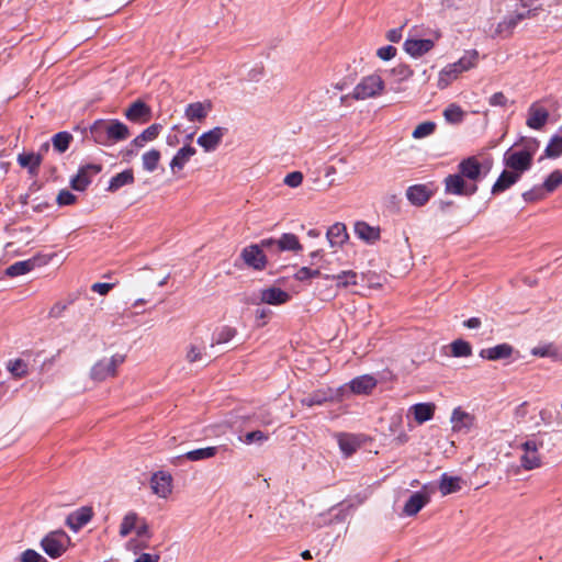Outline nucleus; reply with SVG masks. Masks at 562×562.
Listing matches in <instances>:
<instances>
[{
  "mask_svg": "<svg viewBox=\"0 0 562 562\" xmlns=\"http://www.w3.org/2000/svg\"><path fill=\"white\" fill-rule=\"evenodd\" d=\"M524 454L521 456V464L527 470H532L540 465L538 456V446L535 440H527L522 443Z\"/></svg>",
  "mask_w": 562,
  "mask_h": 562,
  "instance_id": "aec40b11",
  "label": "nucleus"
},
{
  "mask_svg": "<svg viewBox=\"0 0 562 562\" xmlns=\"http://www.w3.org/2000/svg\"><path fill=\"white\" fill-rule=\"evenodd\" d=\"M290 294L277 286L261 289L246 297L245 302L251 305L269 304L281 305L290 300Z\"/></svg>",
  "mask_w": 562,
  "mask_h": 562,
  "instance_id": "20e7f679",
  "label": "nucleus"
},
{
  "mask_svg": "<svg viewBox=\"0 0 562 562\" xmlns=\"http://www.w3.org/2000/svg\"><path fill=\"white\" fill-rule=\"evenodd\" d=\"M76 196L68 190H61L57 195V203L59 205H71L75 203Z\"/></svg>",
  "mask_w": 562,
  "mask_h": 562,
  "instance_id": "680f3d73",
  "label": "nucleus"
},
{
  "mask_svg": "<svg viewBox=\"0 0 562 562\" xmlns=\"http://www.w3.org/2000/svg\"><path fill=\"white\" fill-rule=\"evenodd\" d=\"M323 278L336 281V286L338 288H348L358 284V273L352 270H344L337 274H325Z\"/></svg>",
  "mask_w": 562,
  "mask_h": 562,
  "instance_id": "cd10ccee",
  "label": "nucleus"
},
{
  "mask_svg": "<svg viewBox=\"0 0 562 562\" xmlns=\"http://www.w3.org/2000/svg\"><path fill=\"white\" fill-rule=\"evenodd\" d=\"M507 103V98L503 92H496L490 98V104L492 106H505Z\"/></svg>",
  "mask_w": 562,
  "mask_h": 562,
  "instance_id": "774afa93",
  "label": "nucleus"
},
{
  "mask_svg": "<svg viewBox=\"0 0 562 562\" xmlns=\"http://www.w3.org/2000/svg\"><path fill=\"white\" fill-rule=\"evenodd\" d=\"M125 361V356L114 355L111 358H103L91 368L90 376L94 381H104L116 374V368Z\"/></svg>",
  "mask_w": 562,
  "mask_h": 562,
  "instance_id": "423d86ee",
  "label": "nucleus"
},
{
  "mask_svg": "<svg viewBox=\"0 0 562 562\" xmlns=\"http://www.w3.org/2000/svg\"><path fill=\"white\" fill-rule=\"evenodd\" d=\"M460 74H461V71L458 69L457 66H454L453 63L447 65L439 72V78H438V83H437L438 88L439 89L447 88L453 80H456L459 77Z\"/></svg>",
  "mask_w": 562,
  "mask_h": 562,
  "instance_id": "c9c22d12",
  "label": "nucleus"
},
{
  "mask_svg": "<svg viewBox=\"0 0 562 562\" xmlns=\"http://www.w3.org/2000/svg\"><path fill=\"white\" fill-rule=\"evenodd\" d=\"M337 441L341 452L346 457H350L360 447V440L358 439V437L350 434L337 435Z\"/></svg>",
  "mask_w": 562,
  "mask_h": 562,
  "instance_id": "7c9ffc66",
  "label": "nucleus"
},
{
  "mask_svg": "<svg viewBox=\"0 0 562 562\" xmlns=\"http://www.w3.org/2000/svg\"><path fill=\"white\" fill-rule=\"evenodd\" d=\"M430 502L429 494H411L404 501L403 506L396 508L400 516L411 517L416 515L424 506Z\"/></svg>",
  "mask_w": 562,
  "mask_h": 562,
  "instance_id": "ddd939ff",
  "label": "nucleus"
},
{
  "mask_svg": "<svg viewBox=\"0 0 562 562\" xmlns=\"http://www.w3.org/2000/svg\"><path fill=\"white\" fill-rule=\"evenodd\" d=\"M474 416L462 411L460 407L453 409L450 422L454 432L467 435L474 426Z\"/></svg>",
  "mask_w": 562,
  "mask_h": 562,
  "instance_id": "2eb2a0df",
  "label": "nucleus"
},
{
  "mask_svg": "<svg viewBox=\"0 0 562 562\" xmlns=\"http://www.w3.org/2000/svg\"><path fill=\"white\" fill-rule=\"evenodd\" d=\"M549 120V111L540 106L538 102L532 103L528 109L526 124L532 130H541Z\"/></svg>",
  "mask_w": 562,
  "mask_h": 562,
  "instance_id": "a211bd4d",
  "label": "nucleus"
},
{
  "mask_svg": "<svg viewBox=\"0 0 562 562\" xmlns=\"http://www.w3.org/2000/svg\"><path fill=\"white\" fill-rule=\"evenodd\" d=\"M237 334V330L231 326H222L217 328L213 334L212 346L226 344L232 340Z\"/></svg>",
  "mask_w": 562,
  "mask_h": 562,
  "instance_id": "a19ab883",
  "label": "nucleus"
},
{
  "mask_svg": "<svg viewBox=\"0 0 562 562\" xmlns=\"http://www.w3.org/2000/svg\"><path fill=\"white\" fill-rule=\"evenodd\" d=\"M327 240L331 248L341 247L349 238L345 224L337 222L326 233Z\"/></svg>",
  "mask_w": 562,
  "mask_h": 562,
  "instance_id": "412c9836",
  "label": "nucleus"
},
{
  "mask_svg": "<svg viewBox=\"0 0 562 562\" xmlns=\"http://www.w3.org/2000/svg\"><path fill=\"white\" fill-rule=\"evenodd\" d=\"M102 170L99 164H87L80 167L77 176L71 180V188L77 191H83L91 183L92 177Z\"/></svg>",
  "mask_w": 562,
  "mask_h": 562,
  "instance_id": "9b49d317",
  "label": "nucleus"
},
{
  "mask_svg": "<svg viewBox=\"0 0 562 562\" xmlns=\"http://www.w3.org/2000/svg\"><path fill=\"white\" fill-rule=\"evenodd\" d=\"M92 517V510L90 507H81L67 517V525L75 531L87 525Z\"/></svg>",
  "mask_w": 562,
  "mask_h": 562,
  "instance_id": "a878e982",
  "label": "nucleus"
},
{
  "mask_svg": "<svg viewBox=\"0 0 562 562\" xmlns=\"http://www.w3.org/2000/svg\"><path fill=\"white\" fill-rule=\"evenodd\" d=\"M392 74L400 80L404 81L407 80L413 76V70L409 68V66L401 64L397 65L392 69Z\"/></svg>",
  "mask_w": 562,
  "mask_h": 562,
  "instance_id": "4d7b16f0",
  "label": "nucleus"
},
{
  "mask_svg": "<svg viewBox=\"0 0 562 562\" xmlns=\"http://www.w3.org/2000/svg\"><path fill=\"white\" fill-rule=\"evenodd\" d=\"M226 133H227V128L216 126V127L201 134L198 137L196 143L205 151H207V153L214 151L221 144V142Z\"/></svg>",
  "mask_w": 562,
  "mask_h": 562,
  "instance_id": "f8f14e48",
  "label": "nucleus"
},
{
  "mask_svg": "<svg viewBox=\"0 0 562 562\" xmlns=\"http://www.w3.org/2000/svg\"><path fill=\"white\" fill-rule=\"evenodd\" d=\"M349 386L355 394H369L376 386V379L369 374L360 375L352 379Z\"/></svg>",
  "mask_w": 562,
  "mask_h": 562,
  "instance_id": "393cba45",
  "label": "nucleus"
},
{
  "mask_svg": "<svg viewBox=\"0 0 562 562\" xmlns=\"http://www.w3.org/2000/svg\"><path fill=\"white\" fill-rule=\"evenodd\" d=\"M263 248L265 247L261 246V243L259 245H250L244 248L241 251V258L245 263L256 270L265 269L267 260L262 250Z\"/></svg>",
  "mask_w": 562,
  "mask_h": 562,
  "instance_id": "4468645a",
  "label": "nucleus"
},
{
  "mask_svg": "<svg viewBox=\"0 0 562 562\" xmlns=\"http://www.w3.org/2000/svg\"><path fill=\"white\" fill-rule=\"evenodd\" d=\"M18 162L23 168H29L30 172H35L42 162L41 154H20L18 156Z\"/></svg>",
  "mask_w": 562,
  "mask_h": 562,
  "instance_id": "58836bf2",
  "label": "nucleus"
},
{
  "mask_svg": "<svg viewBox=\"0 0 562 562\" xmlns=\"http://www.w3.org/2000/svg\"><path fill=\"white\" fill-rule=\"evenodd\" d=\"M195 153V148L190 145L181 147L170 161V169L172 173L181 171Z\"/></svg>",
  "mask_w": 562,
  "mask_h": 562,
  "instance_id": "5701e85b",
  "label": "nucleus"
},
{
  "mask_svg": "<svg viewBox=\"0 0 562 562\" xmlns=\"http://www.w3.org/2000/svg\"><path fill=\"white\" fill-rule=\"evenodd\" d=\"M8 369L14 376H18V378L24 376L27 372V366L21 359L10 361L8 364Z\"/></svg>",
  "mask_w": 562,
  "mask_h": 562,
  "instance_id": "6e6d98bb",
  "label": "nucleus"
},
{
  "mask_svg": "<svg viewBox=\"0 0 562 562\" xmlns=\"http://www.w3.org/2000/svg\"><path fill=\"white\" fill-rule=\"evenodd\" d=\"M90 133L95 143L104 146L125 140L130 136L127 125L119 120H97Z\"/></svg>",
  "mask_w": 562,
  "mask_h": 562,
  "instance_id": "f03ea898",
  "label": "nucleus"
},
{
  "mask_svg": "<svg viewBox=\"0 0 562 562\" xmlns=\"http://www.w3.org/2000/svg\"><path fill=\"white\" fill-rule=\"evenodd\" d=\"M149 114L150 109L140 100L133 102L125 111V116L131 122H145Z\"/></svg>",
  "mask_w": 562,
  "mask_h": 562,
  "instance_id": "b1692460",
  "label": "nucleus"
},
{
  "mask_svg": "<svg viewBox=\"0 0 562 562\" xmlns=\"http://www.w3.org/2000/svg\"><path fill=\"white\" fill-rule=\"evenodd\" d=\"M205 347L201 345L190 344L188 346L186 359L188 362L193 363L200 361L204 353Z\"/></svg>",
  "mask_w": 562,
  "mask_h": 562,
  "instance_id": "603ef678",
  "label": "nucleus"
},
{
  "mask_svg": "<svg viewBox=\"0 0 562 562\" xmlns=\"http://www.w3.org/2000/svg\"><path fill=\"white\" fill-rule=\"evenodd\" d=\"M376 55L382 60H390L396 55V48L392 45L383 46L378 49Z\"/></svg>",
  "mask_w": 562,
  "mask_h": 562,
  "instance_id": "e2e57ef3",
  "label": "nucleus"
},
{
  "mask_svg": "<svg viewBox=\"0 0 562 562\" xmlns=\"http://www.w3.org/2000/svg\"><path fill=\"white\" fill-rule=\"evenodd\" d=\"M268 439V436L261 430H255L247 432L244 438V442L250 445L252 442H262Z\"/></svg>",
  "mask_w": 562,
  "mask_h": 562,
  "instance_id": "052dcab7",
  "label": "nucleus"
},
{
  "mask_svg": "<svg viewBox=\"0 0 562 562\" xmlns=\"http://www.w3.org/2000/svg\"><path fill=\"white\" fill-rule=\"evenodd\" d=\"M329 400V396L324 391H315L312 394H308L307 396H304L301 400V404L307 407H312L314 405H323Z\"/></svg>",
  "mask_w": 562,
  "mask_h": 562,
  "instance_id": "de8ad7c7",
  "label": "nucleus"
},
{
  "mask_svg": "<svg viewBox=\"0 0 562 562\" xmlns=\"http://www.w3.org/2000/svg\"><path fill=\"white\" fill-rule=\"evenodd\" d=\"M161 130V124H151L132 140L131 146L136 148L144 147L146 143L156 139Z\"/></svg>",
  "mask_w": 562,
  "mask_h": 562,
  "instance_id": "c756f323",
  "label": "nucleus"
},
{
  "mask_svg": "<svg viewBox=\"0 0 562 562\" xmlns=\"http://www.w3.org/2000/svg\"><path fill=\"white\" fill-rule=\"evenodd\" d=\"M159 160L160 151L157 149H150L142 157L143 168L148 172H153L157 169Z\"/></svg>",
  "mask_w": 562,
  "mask_h": 562,
  "instance_id": "37998d69",
  "label": "nucleus"
},
{
  "mask_svg": "<svg viewBox=\"0 0 562 562\" xmlns=\"http://www.w3.org/2000/svg\"><path fill=\"white\" fill-rule=\"evenodd\" d=\"M538 8L524 9L522 11H516L506 15L503 21L497 24L495 33L501 36H508L513 33L516 26L525 19L535 16Z\"/></svg>",
  "mask_w": 562,
  "mask_h": 562,
  "instance_id": "1a4fd4ad",
  "label": "nucleus"
},
{
  "mask_svg": "<svg viewBox=\"0 0 562 562\" xmlns=\"http://www.w3.org/2000/svg\"><path fill=\"white\" fill-rule=\"evenodd\" d=\"M34 267L31 260L18 261L7 268V274L10 277H18L30 272Z\"/></svg>",
  "mask_w": 562,
  "mask_h": 562,
  "instance_id": "49530a36",
  "label": "nucleus"
},
{
  "mask_svg": "<svg viewBox=\"0 0 562 562\" xmlns=\"http://www.w3.org/2000/svg\"><path fill=\"white\" fill-rule=\"evenodd\" d=\"M385 88V83L380 75L372 74L363 77L353 88L351 98L359 100H367L380 95Z\"/></svg>",
  "mask_w": 562,
  "mask_h": 562,
  "instance_id": "7ed1b4c3",
  "label": "nucleus"
},
{
  "mask_svg": "<svg viewBox=\"0 0 562 562\" xmlns=\"http://www.w3.org/2000/svg\"><path fill=\"white\" fill-rule=\"evenodd\" d=\"M514 348L509 344H499L480 351V357L487 360L507 359L513 355Z\"/></svg>",
  "mask_w": 562,
  "mask_h": 562,
  "instance_id": "4be33fe9",
  "label": "nucleus"
},
{
  "mask_svg": "<svg viewBox=\"0 0 562 562\" xmlns=\"http://www.w3.org/2000/svg\"><path fill=\"white\" fill-rule=\"evenodd\" d=\"M67 303L65 302H57L55 303L50 311H49V316L50 317H54V318H59L63 316L64 312L66 311L67 308Z\"/></svg>",
  "mask_w": 562,
  "mask_h": 562,
  "instance_id": "338daca9",
  "label": "nucleus"
},
{
  "mask_svg": "<svg viewBox=\"0 0 562 562\" xmlns=\"http://www.w3.org/2000/svg\"><path fill=\"white\" fill-rule=\"evenodd\" d=\"M261 246L265 249H276L278 251L283 250H301L302 246L299 238L294 234H283L279 239L267 238L261 240Z\"/></svg>",
  "mask_w": 562,
  "mask_h": 562,
  "instance_id": "9d476101",
  "label": "nucleus"
},
{
  "mask_svg": "<svg viewBox=\"0 0 562 562\" xmlns=\"http://www.w3.org/2000/svg\"><path fill=\"white\" fill-rule=\"evenodd\" d=\"M459 173L469 182L476 183L482 178V166L475 157L462 160L458 166Z\"/></svg>",
  "mask_w": 562,
  "mask_h": 562,
  "instance_id": "dca6fc26",
  "label": "nucleus"
},
{
  "mask_svg": "<svg viewBox=\"0 0 562 562\" xmlns=\"http://www.w3.org/2000/svg\"><path fill=\"white\" fill-rule=\"evenodd\" d=\"M451 355L456 358L470 357L472 355L471 345L463 339H456L450 344Z\"/></svg>",
  "mask_w": 562,
  "mask_h": 562,
  "instance_id": "c03bdc74",
  "label": "nucleus"
},
{
  "mask_svg": "<svg viewBox=\"0 0 562 562\" xmlns=\"http://www.w3.org/2000/svg\"><path fill=\"white\" fill-rule=\"evenodd\" d=\"M445 191L448 194L471 196L477 191L476 183L467 181L459 172L445 179Z\"/></svg>",
  "mask_w": 562,
  "mask_h": 562,
  "instance_id": "6e6552de",
  "label": "nucleus"
},
{
  "mask_svg": "<svg viewBox=\"0 0 562 562\" xmlns=\"http://www.w3.org/2000/svg\"><path fill=\"white\" fill-rule=\"evenodd\" d=\"M217 453V447L199 448L179 456L178 459H187L189 461H200L214 457Z\"/></svg>",
  "mask_w": 562,
  "mask_h": 562,
  "instance_id": "e433bc0d",
  "label": "nucleus"
},
{
  "mask_svg": "<svg viewBox=\"0 0 562 562\" xmlns=\"http://www.w3.org/2000/svg\"><path fill=\"white\" fill-rule=\"evenodd\" d=\"M303 178L304 177L301 171H292L285 176L283 182L290 188H297L302 184Z\"/></svg>",
  "mask_w": 562,
  "mask_h": 562,
  "instance_id": "13d9d810",
  "label": "nucleus"
},
{
  "mask_svg": "<svg viewBox=\"0 0 562 562\" xmlns=\"http://www.w3.org/2000/svg\"><path fill=\"white\" fill-rule=\"evenodd\" d=\"M72 139L74 137L69 132H59L52 137L53 148L57 153L63 154L69 148V145L72 142Z\"/></svg>",
  "mask_w": 562,
  "mask_h": 562,
  "instance_id": "4c0bfd02",
  "label": "nucleus"
},
{
  "mask_svg": "<svg viewBox=\"0 0 562 562\" xmlns=\"http://www.w3.org/2000/svg\"><path fill=\"white\" fill-rule=\"evenodd\" d=\"M172 476L165 471H159L151 476L150 485L153 492H171Z\"/></svg>",
  "mask_w": 562,
  "mask_h": 562,
  "instance_id": "473e14b6",
  "label": "nucleus"
},
{
  "mask_svg": "<svg viewBox=\"0 0 562 562\" xmlns=\"http://www.w3.org/2000/svg\"><path fill=\"white\" fill-rule=\"evenodd\" d=\"M139 521V517L136 513L130 512L127 513L120 526V535L121 537H126L130 535L135 528L137 527V524Z\"/></svg>",
  "mask_w": 562,
  "mask_h": 562,
  "instance_id": "79ce46f5",
  "label": "nucleus"
},
{
  "mask_svg": "<svg viewBox=\"0 0 562 562\" xmlns=\"http://www.w3.org/2000/svg\"><path fill=\"white\" fill-rule=\"evenodd\" d=\"M21 562H46V559L35 550L27 549L21 554Z\"/></svg>",
  "mask_w": 562,
  "mask_h": 562,
  "instance_id": "bf43d9fd",
  "label": "nucleus"
},
{
  "mask_svg": "<svg viewBox=\"0 0 562 562\" xmlns=\"http://www.w3.org/2000/svg\"><path fill=\"white\" fill-rule=\"evenodd\" d=\"M212 106L210 100L189 103L184 109V117L189 122H203L212 111Z\"/></svg>",
  "mask_w": 562,
  "mask_h": 562,
  "instance_id": "f3484780",
  "label": "nucleus"
},
{
  "mask_svg": "<svg viewBox=\"0 0 562 562\" xmlns=\"http://www.w3.org/2000/svg\"><path fill=\"white\" fill-rule=\"evenodd\" d=\"M113 283L97 282L91 285V290L100 295H106L113 289Z\"/></svg>",
  "mask_w": 562,
  "mask_h": 562,
  "instance_id": "0e129e2a",
  "label": "nucleus"
},
{
  "mask_svg": "<svg viewBox=\"0 0 562 562\" xmlns=\"http://www.w3.org/2000/svg\"><path fill=\"white\" fill-rule=\"evenodd\" d=\"M134 182V173L132 169H126L111 178L108 187V191L115 192L124 186L132 184Z\"/></svg>",
  "mask_w": 562,
  "mask_h": 562,
  "instance_id": "72a5a7b5",
  "label": "nucleus"
},
{
  "mask_svg": "<svg viewBox=\"0 0 562 562\" xmlns=\"http://www.w3.org/2000/svg\"><path fill=\"white\" fill-rule=\"evenodd\" d=\"M135 531H136V535L140 538L145 537L146 539H149L151 537L149 527L144 519L139 518V521L137 524V527L135 528Z\"/></svg>",
  "mask_w": 562,
  "mask_h": 562,
  "instance_id": "69168bd1",
  "label": "nucleus"
},
{
  "mask_svg": "<svg viewBox=\"0 0 562 562\" xmlns=\"http://www.w3.org/2000/svg\"><path fill=\"white\" fill-rule=\"evenodd\" d=\"M355 234L358 238L368 244H373L380 239V228L370 226L368 223L361 221L355 224Z\"/></svg>",
  "mask_w": 562,
  "mask_h": 562,
  "instance_id": "bb28decb",
  "label": "nucleus"
},
{
  "mask_svg": "<svg viewBox=\"0 0 562 562\" xmlns=\"http://www.w3.org/2000/svg\"><path fill=\"white\" fill-rule=\"evenodd\" d=\"M430 35L429 38H407L404 43L405 52L415 58L427 54L434 48L436 41L441 37V32L432 30Z\"/></svg>",
  "mask_w": 562,
  "mask_h": 562,
  "instance_id": "0eeeda50",
  "label": "nucleus"
},
{
  "mask_svg": "<svg viewBox=\"0 0 562 562\" xmlns=\"http://www.w3.org/2000/svg\"><path fill=\"white\" fill-rule=\"evenodd\" d=\"M562 184V171L561 170H554L552 171L548 178L542 183L544 190L547 193L553 192L558 187Z\"/></svg>",
  "mask_w": 562,
  "mask_h": 562,
  "instance_id": "8fccbe9b",
  "label": "nucleus"
},
{
  "mask_svg": "<svg viewBox=\"0 0 562 562\" xmlns=\"http://www.w3.org/2000/svg\"><path fill=\"white\" fill-rule=\"evenodd\" d=\"M479 59V53L475 49L467 50L464 55L454 64V66L458 67V69L461 71H468L471 68L475 67Z\"/></svg>",
  "mask_w": 562,
  "mask_h": 562,
  "instance_id": "ea45409f",
  "label": "nucleus"
},
{
  "mask_svg": "<svg viewBox=\"0 0 562 562\" xmlns=\"http://www.w3.org/2000/svg\"><path fill=\"white\" fill-rule=\"evenodd\" d=\"M434 191L427 184H414L407 188L406 198L415 206L425 205Z\"/></svg>",
  "mask_w": 562,
  "mask_h": 562,
  "instance_id": "6ab92c4d",
  "label": "nucleus"
},
{
  "mask_svg": "<svg viewBox=\"0 0 562 562\" xmlns=\"http://www.w3.org/2000/svg\"><path fill=\"white\" fill-rule=\"evenodd\" d=\"M465 487V481L460 476L442 474L439 483L440 492H457Z\"/></svg>",
  "mask_w": 562,
  "mask_h": 562,
  "instance_id": "f704fd0d",
  "label": "nucleus"
},
{
  "mask_svg": "<svg viewBox=\"0 0 562 562\" xmlns=\"http://www.w3.org/2000/svg\"><path fill=\"white\" fill-rule=\"evenodd\" d=\"M436 130V124L434 122L427 121L418 124L412 133V136L415 139H420L431 135Z\"/></svg>",
  "mask_w": 562,
  "mask_h": 562,
  "instance_id": "3c124183",
  "label": "nucleus"
},
{
  "mask_svg": "<svg viewBox=\"0 0 562 562\" xmlns=\"http://www.w3.org/2000/svg\"><path fill=\"white\" fill-rule=\"evenodd\" d=\"M415 420L418 424L430 420L435 414V405L432 403H418L411 407Z\"/></svg>",
  "mask_w": 562,
  "mask_h": 562,
  "instance_id": "2f4dec72",
  "label": "nucleus"
},
{
  "mask_svg": "<svg viewBox=\"0 0 562 562\" xmlns=\"http://www.w3.org/2000/svg\"><path fill=\"white\" fill-rule=\"evenodd\" d=\"M322 277L319 269H311L308 267L300 268L294 274L295 280L297 281H306L308 279Z\"/></svg>",
  "mask_w": 562,
  "mask_h": 562,
  "instance_id": "5fc2aeb1",
  "label": "nucleus"
},
{
  "mask_svg": "<svg viewBox=\"0 0 562 562\" xmlns=\"http://www.w3.org/2000/svg\"><path fill=\"white\" fill-rule=\"evenodd\" d=\"M443 116L448 123L458 124L463 121L464 111L459 105L452 103L445 109Z\"/></svg>",
  "mask_w": 562,
  "mask_h": 562,
  "instance_id": "a18cd8bd",
  "label": "nucleus"
},
{
  "mask_svg": "<svg viewBox=\"0 0 562 562\" xmlns=\"http://www.w3.org/2000/svg\"><path fill=\"white\" fill-rule=\"evenodd\" d=\"M520 179V176L518 173L513 172L512 170H504L494 186L492 187V193L498 194L510 188L513 184H515Z\"/></svg>",
  "mask_w": 562,
  "mask_h": 562,
  "instance_id": "c85d7f7f",
  "label": "nucleus"
},
{
  "mask_svg": "<svg viewBox=\"0 0 562 562\" xmlns=\"http://www.w3.org/2000/svg\"><path fill=\"white\" fill-rule=\"evenodd\" d=\"M540 142L535 137L521 136L513 147L504 154V165L513 172L521 175L532 166L533 156L538 151Z\"/></svg>",
  "mask_w": 562,
  "mask_h": 562,
  "instance_id": "f257e3e1",
  "label": "nucleus"
},
{
  "mask_svg": "<svg viewBox=\"0 0 562 562\" xmlns=\"http://www.w3.org/2000/svg\"><path fill=\"white\" fill-rule=\"evenodd\" d=\"M547 191L543 186H536L532 189L522 193V198L526 202H535L546 198Z\"/></svg>",
  "mask_w": 562,
  "mask_h": 562,
  "instance_id": "864d4df0",
  "label": "nucleus"
},
{
  "mask_svg": "<svg viewBox=\"0 0 562 562\" xmlns=\"http://www.w3.org/2000/svg\"><path fill=\"white\" fill-rule=\"evenodd\" d=\"M70 544V538L63 530L49 532L41 541V547L50 558L60 557Z\"/></svg>",
  "mask_w": 562,
  "mask_h": 562,
  "instance_id": "39448f33",
  "label": "nucleus"
},
{
  "mask_svg": "<svg viewBox=\"0 0 562 562\" xmlns=\"http://www.w3.org/2000/svg\"><path fill=\"white\" fill-rule=\"evenodd\" d=\"M544 155L548 158H558L562 155V136L554 135L551 137L544 149Z\"/></svg>",
  "mask_w": 562,
  "mask_h": 562,
  "instance_id": "09e8293b",
  "label": "nucleus"
}]
</instances>
